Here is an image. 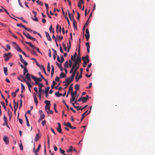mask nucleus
<instances>
[{
    "instance_id": "9d476101",
    "label": "nucleus",
    "mask_w": 155,
    "mask_h": 155,
    "mask_svg": "<svg viewBox=\"0 0 155 155\" xmlns=\"http://www.w3.org/2000/svg\"><path fill=\"white\" fill-rule=\"evenodd\" d=\"M3 140L6 144H8L9 142L8 138L6 136L3 137Z\"/></svg>"
},
{
    "instance_id": "5701e85b",
    "label": "nucleus",
    "mask_w": 155,
    "mask_h": 155,
    "mask_svg": "<svg viewBox=\"0 0 155 155\" xmlns=\"http://www.w3.org/2000/svg\"><path fill=\"white\" fill-rule=\"evenodd\" d=\"M4 71L5 73V75L7 76L8 75V69L6 67L4 68Z\"/></svg>"
},
{
    "instance_id": "79ce46f5",
    "label": "nucleus",
    "mask_w": 155,
    "mask_h": 155,
    "mask_svg": "<svg viewBox=\"0 0 155 155\" xmlns=\"http://www.w3.org/2000/svg\"><path fill=\"white\" fill-rule=\"evenodd\" d=\"M52 30V32L53 33H54V29L52 28V25H51L49 28V31L50 32H51V31Z\"/></svg>"
},
{
    "instance_id": "09e8293b",
    "label": "nucleus",
    "mask_w": 155,
    "mask_h": 155,
    "mask_svg": "<svg viewBox=\"0 0 155 155\" xmlns=\"http://www.w3.org/2000/svg\"><path fill=\"white\" fill-rule=\"evenodd\" d=\"M79 67V66H76L74 68V71L75 72H76L78 70V68Z\"/></svg>"
},
{
    "instance_id": "bf43d9fd",
    "label": "nucleus",
    "mask_w": 155,
    "mask_h": 155,
    "mask_svg": "<svg viewBox=\"0 0 155 155\" xmlns=\"http://www.w3.org/2000/svg\"><path fill=\"white\" fill-rule=\"evenodd\" d=\"M72 81H71V80L69 82V81L68 82H65L66 83V84H65V86H67L68 85H69V84L71 83Z\"/></svg>"
},
{
    "instance_id": "9b49d317",
    "label": "nucleus",
    "mask_w": 155,
    "mask_h": 155,
    "mask_svg": "<svg viewBox=\"0 0 155 155\" xmlns=\"http://www.w3.org/2000/svg\"><path fill=\"white\" fill-rule=\"evenodd\" d=\"M46 35L47 39L49 41H51V38L50 35L49 33L47 32H45Z\"/></svg>"
},
{
    "instance_id": "a19ab883",
    "label": "nucleus",
    "mask_w": 155,
    "mask_h": 155,
    "mask_svg": "<svg viewBox=\"0 0 155 155\" xmlns=\"http://www.w3.org/2000/svg\"><path fill=\"white\" fill-rule=\"evenodd\" d=\"M45 115L44 114L40 115V119H43L45 117Z\"/></svg>"
},
{
    "instance_id": "864d4df0",
    "label": "nucleus",
    "mask_w": 155,
    "mask_h": 155,
    "mask_svg": "<svg viewBox=\"0 0 155 155\" xmlns=\"http://www.w3.org/2000/svg\"><path fill=\"white\" fill-rule=\"evenodd\" d=\"M20 149L21 150H23V147L21 143L19 145Z\"/></svg>"
},
{
    "instance_id": "1a4fd4ad",
    "label": "nucleus",
    "mask_w": 155,
    "mask_h": 155,
    "mask_svg": "<svg viewBox=\"0 0 155 155\" xmlns=\"http://www.w3.org/2000/svg\"><path fill=\"white\" fill-rule=\"evenodd\" d=\"M58 127L57 128V130L58 132L60 133H62V129L61 127V125L59 123H58Z\"/></svg>"
},
{
    "instance_id": "ea45409f",
    "label": "nucleus",
    "mask_w": 155,
    "mask_h": 155,
    "mask_svg": "<svg viewBox=\"0 0 155 155\" xmlns=\"http://www.w3.org/2000/svg\"><path fill=\"white\" fill-rule=\"evenodd\" d=\"M51 49L53 52V55H57L56 51L52 48H51Z\"/></svg>"
},
{
    "instance_id": "b1692460",
    "label": "nucleus",
    "mask_w": 155,
    "mask_h": 155,
    "mask_svg": "<svg viewBox=\"0 0 155 155\" xmlns=\"http://www.w3.org/2000/svg\"><path fill=\"white\" fill-rule=\"evenodd\" d=\"M33 97L35 104L37 105L38 103V101L36 95H33Z\"/></svg>"
},
{
    "instance_id": "7c9ffc66",
    "label": "nucleus",
    "mask_w": 155,
    "mask_h": 155,
    "mask_svg": "<svg viewBox=\"0 0 155 155\" xmlns=\"http://www.w3.org/2000/svg\"><path fill=\"white\" fill-rule=\"evenodd\" d=\"M72 84H72L70 86L69 88V91H71V94H72V93H73V87L72 86Z\"/></svg>"
},
{
    "instance_id": "aec40b11",
    "label": "nucleus",
    "mask_w": 155,
    "mask_h": 155,
    "mask_svg": "<svg viewBox=\"0 0 155 155\" xmlns=\"http://www.w3.org/2000/svg\"><path fill=\"white\" fill-rule=\"evenodd\" d=\"M25 42L31 48H35V46L33 45L30 42L28 41H25Z\"/></svg>"
},
{
    "instance_id": "13d9d810",
    "label": "nucleus",
    "mask_w": 155,
    "mask_h": 155,
    "mask_svg": "<svg viewBox=\"0 0 155 155\" xmlns=\"http://www.w3.org/2000/svg\"><path fill=\"white\" fill-rule=\"evenodd\" d=\"M77 15H78L77 18L78 20H79L80 17V15L79 12H78Z\"/></svg>"
},
{
    "instance_id": "f3484780",
    "label": "nucleus",
    "mask_w": 155,
    "mask_h": 155,
    "mask_svg": "<svg viewBox=\"0 0 155 155\" xmlns=\"http://www.w3.org/2000/svg\"><path fill=\"white\" fill-rule=\"evenodd\" d=\"M21 92L23 93L25 91V88L24 85L22 83H21Z\"/></svg>"
},
{
    "instance_id": "338daca9",
    "label": "nucleus",
    "mask_w": 155,
    "mask_h": 155,
    "mask_svg": "<svg viewBox=\"0 0 155 155\" xmlns=\"http://www.w3.org/2000/svg\"><path fill=\"white\" fill-rule=\"evenodd\" d=\"M55 81L57 82H59L60 81V78L58 77H57L55 78Z\"/></svg>"
},
{
    "instance_id": "774afa93",
    "label": "nucleus",
    "mask_w": 155,
    "mask_h": 155,
    "mask_svg": "<svg viewBox=\"0 0 155 155\" xmlns=\"http://www.w3.org/2000/svg\"><path fill=\"white\" fill-rule=\"evenodd\" d=\"M31 53L33 55H36V52L34 50L31 51Z\"/></svg>"
},
{
    "instance_id": "49530a36",
    "label": "nucleus",
    "mask_w": 155,
    "mask_h": 155,
    "mask_svg": "<svg viewBox=\"0 0 155 155\" xmlns=\"http://www.w3.org/2000/svg\"><path fill=\"white\" fill-rule=\"evenodd\" d=\"M41 67L42 68L41 69H42L44 71V73L45 74H46V72L45 71V68H44V66L43 65H42L41 66Z\"/></svg>"
},
{
    "instance_id": "4468645a",
    "label": "nucleus",
    "mask_w": 155,
    "mask_h": 155,
    "mask_svg": "<svg viewBox=\"0 0 155 155\" xmlns=\"http://www.w3.org/2000/svg\"><path fill=\"white\" fill-rule=\"evenodd\" d=\"M50 105H45V110L47 111V113L48 114L49 113V111L50 110Z\"/></svg>"
},
{
    "instance_id": "5fc2aeb1",
    "label": "nucleus",
    "mask_w": 155,
    "mask_h": 155,
    "mask_svg": "<svg viewBox=\"0 0 155 155\" xmlns=\"http://www.w3.org/2000/svg\"><path fill=\"white\" fill-rule=\"evenodd\" d=\"M29 81H27L26 82V84L27 85H28V87H32V86L30 84V83L29 82Z\"/></svg>"
},
{
    "instance_id": "6e6d98bb",
    "label": "nucleus",
    "mask_w": 155,
    "mask_h": 155,
    "mask_svg": "<svg viewBox=\"0 0 155 155\" xmlns=\"http://www.w3.org/2000/svg\"><path fill=\"white\" fill-rule=\"evenodd\" d=\"M25 36L28 39H30L31 36L28 33H27L26 34V35H25Z\"/></svg>"
},
{
    "instance_id": "cd10ccee",
    "label": "nucleus",
    "mask_w": 155,
    "mask_h": 155,
    "mask_svg": "<svg viewBox=\"0 0 155 155\" xmlns=\"http://www.w3.org/2000/svg\"><path fill=\"white\" fill-rule=\"evenodd\" d=\"M6 48H5V50L6 51H8L11 49L10 45H6Z\"/></svg>"
},
{
    "instance_id": "603ef678",
    "label": "nucleus",
    "mask_w": 155,
    "mask_h": 155,
    "mask_svg": "<svg viewBox=\"0 0 155 155\" xmlns=\"http://www.w3.org/2000/svg\"><path fill=\"white\" fill-rule=\"evenodd\" d=\"M81 3L80 2H78V6L80 8H81Z\"/></svg>"
},
{
    "instance_id": "3c124183",
    "label": "nucleus",
    "mask_w": 155,
    "mask_h": 155,
    "mask_svg": "<svg viewBox=\"0 0 155 155\" xmlns=\"http://www.w3.org/2000/svg\"><path fill=\"white\" fill-rule=\"evenodd\" d=\"M49 87H47L45 89V93H48V91L49 89Z\"/></svg>"
},
{
    "instance_id": "f704fd0d",
    "label": "nucleus",
    "mask_w": 155,
    "mask_h": 155,
    "mask_svg": "<svg viewBox=\"0 0 155 155\" xmlns=\"http://www.w3.org/2000/svg\"><path fill=\"white\" fill-rule=\"evenodd\" d=\"M45 103L46 104V105H50L51 104L50 101L46 100L45 101Z\"/></svg>"
},
{
    "instance_id": "de8ad7c7",
    "label": "nucleus",
    "mask_w": 155,
    "mask_h": 155,
    "mask_svg": "<svg viewBox=\"0 0 155 155\" xmlns=\"http://www.w3.org/2000/svg\"><path fill=\"white\" fill-rule=\"evenodd\" d=\"M46 124V121L45 120H44L42 121L41 122V124L43 126H44Z\"/></svg>"
},
{
    "instance_id": "a211bd4d",
    "label": "nucleus",
    "mask_w": 155,
    "mask_h": 155,
    "mask_svg": "<svg viewBox=\"0 0 155 155\" xmlns=\"http://www.w3.org/2000/svg\"><path fill=\"white\" fill-rule=\"evenodd\" d=\"M8 113L9 117V119L10 120L12 117V114L11 112L10 111L9 109H8Z\"/></svg>"
},
{
    "instance_id": "2f4dec72",
    "label": "nucleus",
    "mask_w": 155,
    "mask_h": 155,
    "mask_svg": "<svg viewBox=\"0 0 155 155\" xmlns=\"http://www.w3.org/2000/svg\"><path fill=\"white\" fill-rule=\"evenodd\" d=\"M47 71L49 72H50V64L49 62H48V63Z\"/></svg>"
},
{
    "instance_id": "680f3d73",
    "label": "nucleus",
    "mask_w": 155,
    "mask_h": 155,
    "mask_svg": "<svg viewBox=\"0 0 155 155\" xmlns=\"http://www.w3.org/2000/svg\"><path fill=\"white\" fill-rule=\"evenodd\" d=\"M45 5L46 6L47 11H48L49 7L47 4L45 3Z\"/></svg>"
},
{
    "instance_id": "c9c22d12",
    "label": "nucleus",
    "mask_w": 155,
    "mask_h": 155,
    "mask_svg": "<svg viewBox=\"0 0 155 155\" xmlns=\"http://www.w3.org/2000/svg\"><path fill=\"white\" fill-rule=\"evenodd\" d=\"M36 2L38 4H39L40 5H43V3L41 1H40L39 0L37 1Z\"/></svg>"
},
{
    "instance_id": "e2e57ef3",
    "label": "nucleus",
    "mask_w": 155,
    "mask_h": 155,
    "mask_svg": "<svg viewBox=\"0 0 155 155\" xmlns=\"http://www.w3.org/2000/svg\"><path fill=\"white\" fill-rule=\"evenodd\" d=\"M71 80V78L70 77H69L66 79L65 82H68L69 81V82Z\"/></svg>"
},
{
    "instance_id": "58836bf2",
    "label": "nucleus",
    "mask_w": 155,
    "mask_h": 155,
    "mask_svg": "<svg viewBox=\"0 0 155 155\" xmlns=\"http://www.w3.org/2000/svg\"><path fill=\"white\" fill-rule=\"evenodd\" d=\"M75 88L76 89V91L78 90L79 89V85L76 84L75 86Z\"/></svg>"
},
{
    "instance_id": "20e7f679",
    "label": "nucleus",
    "mask_w": 155,
    "mask_h": 155,
    "mask_svg": "<svg viewBox=\"0 0 155 155\" xmlns=\"http://www.w3.org/2000/svg\"><path fill=\"white\" fill-rule=\"evenodd\" d=\"M31 77L34 80L36 84L38 85L39 84V82H41L42 81V79L40 78H37L33 76H31Z\"/></svg>"
},
{
    "instance_id": "72a5a7b5",
    "label": "nucleus",
    "mask_w": 155,
    "mask_h": 155,
    "mask_svg": "<svg viewBox=\"0 0 155 155\" xmlns=\"http://www.w3.org/2000/svg\"><path fill=\"white\" fill-rule=\"evenodd\" d=\"M23 78L24 77L23 75H20L18 76V78L19 80L21 81H22V80Z\"/></svg>"
},
{
    "instance_id": "6e6552de",
    "label": "nucleus",
    "mask_w": 155,
    "mask_h": 155,
    "mask_svg": "<svg viewBox=\"0 0 155 155\" xmlns=\"http://www.w3.org/2000/svg\"><path fill=\"white\" fill-rule=\"evenodd\" d=\"M82 97V101L83 103H85L88 100L89 96L88 95H86L85 97Z\"/></svg>"
},
{
    "instance_id": "7ed1b4c3",
    "label": "nucleus",
    "mask_w": 155,
    "mask_h": 155,
    "mask_svg": "<svg viewBox=\"0 0 155 155\" xmlns=\"http://www.w3.org/2000/svg\"><path fill=\"white\" fill-rule=\"evenodd\" d=\"M12 55L10 52L5 53L3 55V57H4V60L5 61H7L10 58Z\"/></svg>"
},
{
    "instance_id": "c85d7f7f",
    "label": "nucleus",
    "mask_w": 155,
    "mask_h": 155,
    "mask_svg": "<svg viewBox=\"0 0 155 155\" xmlns=\"http://www.w3.org/2000/svg\"><path fill=\"white\" fill-rule=\"evenodd\" d=\"M71 43L70 41H69V44L68 45V51H67L68 52L69 51L70 49L71 48Z\"/></svg>"
},
{
    "instance_id": "4c0bfd02",
    "label": "nucleus",
    "mask_w": 155,
    "mask_h": 155,
    "mask_svg": "<svg viewBox=\"0 0 155 155\" xmlns=\"http://www.w3.org/2000/svg\"><path fill=\"white\" fill-rule=\"evenodd\" d=\"M25 29L27 31H28L29 32H32L33 30H32L31 29L25 27Z\"/></svg>"
},
{
    "instance_id": "a878e982",
    "label": "nucleus",
    "mask_w": 155,
    "mask_h": 155,
    "mask_svg": "<svg viewBox=\"0 0 155 155\" xmlns=\"http://www.w3.org/2000/svg\"><path fill=\"white\" fill-rule=\"evenodd\" d=\"M55 95L56 97H59L61 96H62V94L61 93H60L58 92L55 93Z\"/></svg>"
},
{
    "instance_id": "e433bc0d",
    "label": "nucleus",
    "mask_w": 155,
    "mask_h": 155,
    "mask_svg": "<svg viewBox=\"0 0 155 155\" xmlns=\"http://www.w3.org/2000/svg\"><path fill=\"white\" fill-rule=\"evenodd\" d=\"M21 62L26 67L28 64V63L25 61L24 59L23 61H21Z\"/></svg>"
},
{
    "instance_id": "dca6fc26",
    "label": "nucleus",
    "mask_w": 155,
    "mask_h": 155,
    "mask_svg": "<svg viewBox=\"0 0 155 155\" xmlns=\"http://www.w3.org/2000/svg\"><path fill=\"white\" fill-rule=\"evenodd\" d=\"M73 22V26L74 28H77V25L76 22L74 20V18H72Z\"/></svg>"
},
{
    "instance_id": "39448f33",
    "label": "nucleus",
    "mask_w": 155,
    "mask_h": 155,
    "mask_svg": "<svg viewBox=\"0 0 155 155\" xmlns=\"http://www.w3.org/2000/svg\"><path fill=\"white\" fill-rule=\"evenodd\" d=\"M12 43L14 46V47L18 51H20V52H21L22 51V50L15 42H12Z\"/></svg>"
},
{
    "instance_id": "69168bd1",
    "label": "nucleus",
    "mask_w": 155,
    "mask_h": 155,
    "mask_svg": "<svg viewBox=\"0 0 155 155\" xmlns=\"http://www.w3.org/2000/svg\"><path fill=\"white\" fill-rule=\"evenodd\" d=\"M42 91V88H39L38 93V94H41Z\"/></svg>"
},
{
    "instance_id": "393cba45",
    "label": "nucleus",
    "mask_w": 155,
    "mask_h": 155,
    "mask_svg": "<svg viewBox=\"0 0 155 155\" xmlns=\"http://www.w3.org/2000/svg\"><path fill=\"white\" fill-rule=\"evenodd\" d=\"M64 125L68 127L69 128L71 126V124L70 122H67V123H66L65 122L64 123Z\"/></svg>"
},
{
    "instance_id": "f257e3e1",
    "label": "nucleus",
    "mask_w": 155,
    "mask_h": 155,
    "mask_svg": "<svg viewBox=\"0 0 155 155\" xmlns=\"http://www.w3.org/2000/svg\"><path fill=\"white\" fill-rule=\"evenodd\" d=\"M82 60L84 61L83 66L84 67H85L87 64L89 63L90 61L88 56V55H86L85 57H82Z\"/></svg>"
},
{
    "instance_id": "2eb2a0df",
    "label": "nucleus",
    "mask_w": 155,
    "mask_h": 155,
    "mask_svg": "<svg viewBox=\"0 0 155 155\" xmlns=\"http://www.w3.org/2000/svg\"><path fill=\"white\" fill-rule=\"evenodd\" d=\"M86 46L87 47V52L88 53H89L90 51V45L89 43V42H86L85 44Z\"/></svg>"
},
{
    "instance_id": "c03bdc74",
    "label": "nucleus",
    "mask_w": 155,
    "mask_h": 155,
    "mask_svg": "<svg viewBox=\"0 0 155 155\" xmlns=\"http://www.w3.org/2000/svg\"><path fill=\"white\" fill-rule=\"evenodd\" d=\"M64 66L67 68L68 67V61H66L64 64Z\"/></svg>"
},
{
    "instance_id": "bb28decb",
    "label": "nucleus",
    "mask_w": 155,
    "mask_h": 155,
    "mask_svg": "<svg viewBox=\"0 0 155 155\" xmlns=\"http://www.w3.org/2000/svg\"><path fill=\"white\" fill-rule=\"evenodd\" d=\"M28 72V70L27 69L26 67L25 66L24 68V73H23V75H25L26 73Z\"/></svg>"
},
{
    "instance_id": "37998d69",
    "label": "nucleus",
    "mask_w": 155,
    "mask_h": 155,
    "mask_svg": "<svg viewBox=\"0 0 155 155\" xmlns=\"http://www.w3.org/2000/svg\"><path fill=\"white\" fill-rule=\"evenodd\" d=\"M1 104L3 106L4 108L5 109H6V107L5 105V104L4 102V101H1Z\"/></svg>"
},
{
    "instance_id": "ddd939ff",
    "label": "nucleus",
    "mask_w": 155,
    "mask_h": 155,
    "mask_svg": "<svg viewBox=\"0 0 155 155\" xmlns=\"http://www.w3.org/2000/svg\"><path fill=\"white\" fill-rule=\"evenodd\" d=\"M87 111H88V110H87L85 112H84L82 115L81 118V122L83 120L84 118L87 115V114H86L87 112Z\"/></svg>"
},
{
    "instance_id": "6ab92c4d",
    "label": "nucleus",
    "mask_w": 155,
    "mask_h": 155,
    "mask_svg": "<svg viewBox=\"0 0 155 155\" xmlns=\"http://www.w3.org/2000/svg\"><path fill=\"white\" fill-rule=\"evenodd\" d=\"M40 137L39 136V134L38 133L36 134V136L35 137V141H37L39 138H40Z\"/></svg>"
},
{
    "instance_id": "a18cd8bd",
    "label": "nucleus",
    "mask_w": 155,
    "mask_h": 155,
    "mask_svg": "<svg viewBox=\"0 0 155 155\" xmlns=\"http://www.w3.org/2000/svg\"><path fill=\"white\" fill-rule=\"evenodd\" d=\"M61 63H62L64 61V57L63 55H61Z\"/></svg>"
},
{
    "instance_id": "4be33fe9",
    "label": "nucleus",
    "mask_w": 155,
    "mask_h": 155,
    "mask_svg": "<svg viewBox=\"0 0 155 155\" xmlns=\"http://www.w3.org/2000/svg\"><path fill=\"white\" fill-rule=\"evenodd\" d=\"M71 95V99L70 100V102H72L74 101L75 100V99L76 98L75 96H74V95H73L72 94Z\"/></svg>"
},
{
    "instance_id": "8fccbe9b",
    "label": "nucleus",
    "mask_w": 155,
    "mask_h": 155,
    "mask_svg": "<svg viewBox=\"0 0 155 155\" xmlns=\"http://www.w3.org/2000/svg\"><path fill=\"white\" fill-rule=\"evenodd\" d=\"M60 153L62 154H64L65 153V151L64 150H62L61 149V148H60Z\"/></svg>"
},
{
    "instance_id": "c756f323",
    "label": "nucleus",
    "mask_w": 155,
    "mask_h": 155,
    "mask_svg": "<svg viewBox=\"0 0 155 155\" xmlns=\"http://www.w3.org/2000/svg\"><path fill=\"white\" fill-rule=\"evenodd\" d=\"M72 73V74L71 76V81H73V80L74 79L75 74L76 73V72H75L74 71H73V72Z\"/></svg>"
},
{
    "instance_id": "0eeeda50",
    "label": "nucleus",
    "mask_w": 155,
    "mask_h": 155,
    "mask_svg": "<svg viewBox=\"0 0 155 155\" xmlns=\"http://www.w3.org/2000/svg\"><path fill=\"white\" fill-rule=\"evenodd\" d=\"M85 32L86 34L85 35V36L86 37V40L87 41H88L90 37V34L88 29L87 28L86 29Z\"/></svg>"
},
{
    "instance_id": "412c9836",
    "label": "nucleus",
    "mask_w": 155,
    "mask_h": 155,
    "mask_svg": "<svg viewBox=\"0 0 155 155\" xmlns=\"http://www.w3.org/2000/svg\"><path fill=\"white\" fill-rule=\"evenodd\" d=\"M66 76L65 74L63 72H61L60 75V78H65Z\"/></svg>"
},
{
    "instance_id": "052dcab7",
    "label": "nucleus",
    "mask_w": 155,
    "mask_h": 155,
    "mask_svg": "<svg viewBox=\"0 0 155 155\" xmlns=\"http://www.w3.org/2000/svg\"><path fill=\"white\" fill-rule=\"evenodd\" d=\"M75 67H73V66L72 67V68L71 70L70 71V73H72L74 71V68Z\"/></svg>"
},
{
    "instance_id": "0e129e2a",
    "label": "nucleus",
    "mask_w": 155,
    "mask_h": 155,
    "mask_svg": "<svg viewBox=\"0 0 155 155\" xmlns=\"http://www.w3.org/2000/svg\"><path fill=\"white\" fill-rule=\"evenodd\" d=\"M35 63H36V64L37 66H38V67H39V68H40L41 69V68H42L41 67V66H40V65L38 63V62L37 61H35Z\"/></svg>"
},
{
    "instance_id": "f8f14e48",
    "label": "nucleus",
    "mask_w": 155,
    "mask_h": 155,
    "mask_svg": "<svg viewBox=\"0 0 155 155\" xmlns=\"http://www.w3.org/2000/svg\"><path fill=\"white\" fill-rule=\"evenodd\" d=\"M26 78L28 81H31V74L29 73H27L25 76Z\"/></svg>"
},
{
    "instance_id": "f03ea898",
    "label": "nucleus",
    "mask_w": 155,
    "mask_h": 155,
    "mask_svg": "<svg viewBox=\"0 0 155 155\" xmlns=\"http://www.w3.org/2000/svg\"><path fill=\"white\" fill-rule=\"evenodd\" d=\"M74 63L73 66L75 67L81 62V59L80 57L77 56L76 60L74 61Z\"/></svg>"
},
{
    "instance_id": "423d86ee",
    "label": "nucleus",
    "mask_w": 155,
    "mask_h": 155,
    "mask_svg": "<svg viewBox=\"0 0 155 155\" xmlns=\"http://www.w3.org/2000/svg\"><path fill=\"white\" fill-rule=\"evenodd\" d=\"M41 147V145L40 144H39L38 145V148L36 150L35 149V147H34L33 148V152L35 153V155H38V153H37V152L39 151V150Z\"/></svg>"
},
{
    "instance_id": "473e14b6",
    "label": "nucleus",
    "mask_w": 155,
    "mask_h": 155,
    "mask_svg": "<svg viewBox=\"0 0 155 155\" xmlns=\"http://www.w3.org/2000/svg\"><path fill=\"white\" fill-rule=\"evenodd\" d=\"M17 26L18 27H23L25 29V27L21 23L18 24L17 25Z\"/></svg>"
},
{
    "instance_id": "4d7b16f0",
    "label": "nucleus",
    "mask_w": 155,
    "mask_h": 155,
    "mask_svg": "<svg viewBox=\"0 0 155 155\" xmlns=\"http://www.w3.org/2000/svg\"><path fill=\"white\" fill-rule=\"evenodd\" d=\"M12 95L13 97H15L16 96V93L15 92H12Z\"/></svg>"
}]
</instances>
